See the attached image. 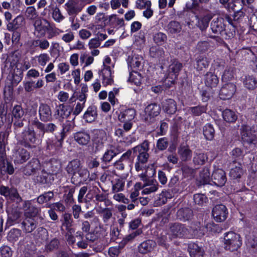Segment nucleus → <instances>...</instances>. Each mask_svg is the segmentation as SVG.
<instances>
[{
	"instance_id": "dca6fc26",
	"label": "nucleus",
	"mask_w": 257,
	"mask_h": 257,
	"mask_svg": "<svg viewBox=\"0 0 257 257\" xmlns=\"http://www.w3.org/2000/svg\"><path fill=\"white\" fill-rule=\"evenodd\" d=\"M40 163L38 159L33 158L22 169L23 174L31 176L34 174L40 169Z\"/></svg>"
},
{
	"instance_id": "423d86ee",
	"label": "nucleus",
	"mask_w": 257,
	"mask_h": 257,
	"mask_svg": "<svg viewBox=\"0 0 257 257\" xmlns=\"http://www.w3.org/2000/svg\"><path fill=\"white\" fill-rule=\"evenodd\" d=\"M160 112L161 107L157 103H153L148 105L145 109V114L143 116L144 121L149 124L153 123Z\"/></svg>"
},
{
	"instance_id": "6ab92c4d",
	"label": "nucleus",
	"mask_w": 257,
	"mask_h": 257,
	"mask_svg": "<svg viewBox=\"0 0 257 257\" xmlns=\"http://www.w3.org/2000/svg\"><path fill=\"white\" fill-rule=\"evenodd\" d=\"M49 22L46 19H36L34 22V26L36 33L40 37H44L47 32Z\"/></svg>"
},
{
	"instance_id": "680f3d73",
	"label": "nucleus",
	"mask_w": 257,
	"mask_h": 257,
	"mask_svg": "<svg viewBox=\"0 0 257 257\" xmlns=\"http://www.w3.org/2000/svg\"><path fill=\"white\" fill-rule=\"evenodd\" d=\"M9 77L11 81V85L9 86L10 90H12L13 88L16 86L22 79L21 75L17 74H13L12 76H9Z\"/></svg>"
},
{
	"instance_id": "f257e3e1",
	"label": "nucleus",
	"mask_w": 257,
	"mask_h": 257,
	"mask_svg": "<svg viewBox=\"0 0 257 257\" xmlns=\"http://www.w3.org/2000/svg\"><path fill=\"white\" fill-rule=\"evenodd\" d=\"M189 228H186L184 226H171L170 233L168 234L170 236L179 237H199L202 236L204 230L208 229V226H195V228H192L191 226H188Z\"/></svg>"
},
{
	"instance_id": "4d7b16f0",
	"label": "nucleus",
	"mask_w": 257,
	"mask_h": 257,
	"mask_svg": "<svg viewBox=\"0 0 257 257\" xmlns=\"http://www.w3.org/2000/svg\"><path fill=\"white\" fill-rule=\"evenodd\" d=\"M21 231L18 229H13L10 230L8 235V239L11 242L17 241L21 236Z\"/></svg>"
},
{
	"instance_id": "a19ab883",
	"label": "nucleus",
	"mask_w": 257,
	"mask_h": 257,
	"mask_svg": "<svg viewBox=\"0 0 257 257\" xmlns=\"http://www.w3.org/2000/svg\"><path fill=\"white\" fill-rule=\"evenodd\" d=\"M167 29L169 33L174 34L180 33L181 31L182 27L178 22L172 21L168 24Z\"/></svg>"
},
{
	"instance_id": "de8ad7c7",
	"label": "nucleus",
	"mask_w": 257,
	"mask_h": 257,
	"mask_svg": "<svg viewBox=\"0 0 257 257\" xmlns=\"http://www.w3.org/2000/svg\"><path fill=\"white\" fill-rule=\"evenodd\" d=\"M212 19L210 15H206L198 20V27L201 31L205 30L208 27L209 22Z\"/></svg>"
},
{
	"instance_id": "c756f323",
	"label": "nucleus",
	"mask_w": 257,
	"mask_h": 257,
	"mask_svg": "<svg viewBox=\"0 0 257 257\" xmlns=\"http://www.w3.org/2000/svg\"><path fill=\"white\" fill-rule=\"evenodd\" d=\"M243 86L249 90H253L257 87V79L253 75H245L242 78Z\"/></svg>"
},
{
	"instance_id": "69168bd1",
	"label": "nucleus",
	"mask_w": 257,
	"mask_h": 257,
	"mask_svg": "<svg viewBox=\"0 0 257 257\" xmlns=\"http://www.w3.org/2000/svg\"><path fill=\"white\" fill-rule=\"evenodd\" d=\"M123 244V243L122 241L119 245L110 247L108 250V254L110 257H117L120 253V249L124 246Z\"/></svg>"
},
{
	"instance_id": "09e8293b",
	"label": "nucleus",
	"mask_w": 257,
	"mask_h": 257,
	"mask_svg": "<svg viewBox=\"0 0 257 257\" xmlns=\"http://www.w3.org/2000/svg\"><path fill=\"white\" fill-rule=\"evenodd\" d=\"M16 161L20 163H23L29 158V153L24 149L20 150L16 154Z\"/></svg>"
},
{
	"instance_id": "58836bf2",
	"label": "nucleus",
	"mask_w": 257,
	"mask_h": 257,
	"mask_svg": "<svg viewBox=\"0 0 257 257\" xmlns=\"http://www.w3.org/2000/svg\"><path fill=\"white\" fill-rule=\"evenodd\" d=\"M47 165L48 166V171L52 175H57L61 171L60 163L56 160L51 161L47 164Z\"/></svg>"
},
{
	"instance_id": "f8f14e48",
	"label": "nucleus",
	"mask_w": 257,
	"mask_h": 257,
	"mask_svg": "<svg viewBox=\"0 0 257 257\" xmlns=\"http://www.w3.org/2000/svg\"><path fill=\"white\" fill-rule=\"evenodd\" d=\"M210 28L214 34L217 35H220L225 39H227V35L225 32L224 20L222 18L213 19L210 24Z\"/></svg>"
},
{
	"instance_id": "39448f33",
	"label": "nucleus",
	"mask_w": 257,
	"mask_h": 257,
	"mask_svg": "<svg viewBox=\"0 0 257 257\" xmlns=\"http://www.w3.org/2000/svg\"><path fill=\"white\" fill-rule=\"evenodd\" d=\"M136 115V110L134 108H128L120 112L118 116L119 121L124 124L125 129L133 127L135 123L134 118Z\"/></svg>"
},
{
	"instance_id": "7ed1b4c3",
	"label": "nucleus",
	"mask_w": 257,
	"mask_h": 257,
	"mask_svg": "<svg viewBox=\"0 0 257 257\" xmlns=\"http://www.w3.org/2000/svg\"><path fill=\"white\" fill-rule=\"evenodd\" d=\"M134 154L137 156V162L135 163V169L137 171L142 170L144 165L148 162L149 154V142L147 140L133 148Z\"/></svg>"
},
{
	"instance_id": "6e6d98bb",
	"label": "nucleus",
	"mask_w": 257,
	"mask_h": 257,
	"mask_svg": "<svg viewBox=\"0 0 257 257\" xmlns=\"http://www.w3.org/2000/svg\"><path fill=\"white\" fill-rule=\"evenodd\" d=\"M53 180L52 175L49 172L43 171L42 175L40 177V182L42 184H50Z\"/></svg>"
},
{
	"instance_id": "a211bd4d",
	"label": "nucleus",
	"mask_w": 257,
	"mask_h": 257,
	"mask_svg": "<svg viewBox=\"0 0 257 257\" xmlns=\"http://www.w3.org/2000/svg\"><path fill=\"white\" fill-rule=\"evenodd\" d=\"M236 91V86L232 83L224 84L219 92L220 98L223 100L229 99L232 97Z\"/></svg>"
},
{
	"instance_id": "0e129e2a",
	"label": "nucleus",
	"mask_w": 257,
	"mask_h": 257,
	"mask_svg": "<svg viewBox=\"0 0 257 257\" xmlns=\"http://www.w3.org/2000/svg\"><path fill=\"white\" fill-rule=\"evenodd\" d=\"M27 17L30 20H35L38 19V14L34 7L31 6L27 8L26 11Z\"/></svg>"
},
{
	"instance_id": "bf43d9fd",
	"label": "nucleus",
	"mask_w": 257,
	"mask_h": 257,
	"mask_svg": "<svg viewBox=\"0 0 257 257\" xmlns=\"http://www.w3.org/2000/svg\"><path fill=\"white\" fill-rule=\"evenodd\" d=\"M169 145V141L166 137L162 138L157 140L156 147L160 151L165 150Z\"/></svg>"
},
{
	"instance_id": "f3484780",
	"label": "nucleus",
	"mask_w": 257,
	"mask_h": 257,
	"mask_svg": "<svg viewBox=\"0 0 257 257\" xmlns=\"http://www.w3.org/2000/svg\"><path fill=\"white\" fill-rule=\"evenodd\" d=\"M211 180L215 185L223 186L227 180L225 172L220 169H215L212 174Z\"/></svg>"
},
{
	"instance_id": "1a4fd4ad",
	"label": "nucleus",
	"mask_w": 257,
	"mask_h": 257,
	"mask_svg": "<svg viewBox=\"0 0 257 257\" xmlns=\"http://www.w3.org/2000/svg\"><path fill=\"white\" fill-rule=\"evenodd\" d=\"M107 140V135L104 130L102 129L94 130L92 141L95 151H99L102 149Z\"/></svg>"
},
{
	"instance_id": "a878e982",
	"label": "nucleus",
	"mask_w": 257,
	"mask_h": 257,
	"mask_svg": "<svg viewBox=\"0 0 257 257\" xmlns=\"http://www.w3.org/2000/svg\"><path fill=\"white\" fill-rule=\"evenodd\" d=\"M188 249L191 257H204V249L197 243H189Z\"/></svg>"
},
{
	"instance_id": "b1692460",
	"label": "nucleus",
	"mask_w": 257,
	"mask_h": 257,
	"mask_svg": "<svg viewBox=\"0 0 257 257\" xmlns=\"http://www.w3.org/2000/svg\"><path fill=\"white\" fill-rule=\"evenodd\" d=\"M162 109L169 114H174L177 109V104L173 99H166L162 102Z\"/></svg>"
},
{
	"instance_id": "e433bc0d",
	"label": "nucleus",
	"mask_w": 257,
	"mask_h": 257,
	"mask_svg": "<svg viewBox=\"0 0 257 257\" xmlns=\"http://www.w3.org/2000/svg\"><path fill=\"white\" fill-rule=\"evenodd\" d=\"M207 109V105H198L196 106L189 107L188 111L194 116H198L204 113H206Z\"/></svg>"
},
{
	"instance_id": "8fccbe9b",
	"label": "nucleus",
	"mask_w": 257,
	"mask_h": 257,
	"mask_svg": "<svg viewBox=\"0 0 257 257\" xmlns=\"http://www.w3.org/2000/svg\"><path fill=\"white\" fill-rule=\"evenodd\" d=\"M151 2L150 1H147L145 2V5H142L143 8H138L140 10L146 9L143 12V16L147 19L150 18L153 15V11L151 9Z\"/></svg>"
},
{
	"instance_id": "e2e57ef3",
	"label": "nucleus",
	"mask_w": 257,
	"mask_h": 257,
	"mask_svg": "<svg viewBox=\"0 0 257 257\" xmlns=\"http://www.w3.org/2000/svg\"><path fill=\"white\" fill-rule=\"evenodd\" d=\"M26 121L25 118L14 119L15 133L17 136L21 133V129L24 126V121Z\"/></svg>"
},
{
	"instance_id": "5fc2aeb1",
	"label": "nucleus",
	"mask_w": 257,
	"mask_h": 257,
	"mask_svg": "<svg viewBox=\"0 0 257 257\" xmlns=\"http://www.w3.org/2000/svg\"><path fill=\"white\" fill-rule=\"evenodd\" d=\"M52 16L54 20L57 23L61 22L65 19L60 10L57 7L52 9Z\"/></svg>"
},
{
	"instance_id": "a18cd8bd",
	"label": "nucleus",
	"mask_w": 257,
	"mask_h": 257,
	"mask_svg": "<svg viewBox=\"0 0 257 257\" xmlns=\"http://www.w3.org/2000/svg\"><path fill=\"white\" fill-rule=\"evenodd\" d=\"M243 174L242 165L240 163H237L234 167L231 168L230 176L233 179L239 178Z\"/></svg>"
},
{
	"instance_id": "20e7f679",
	"label": "nucleus",
	"mask_w": 257,
	"mask_h": 257,
	"mask_svg": "<svg viewBox=\"0 0 257 257\" xmlns=\"http://www.w3.org/2000/svg\"><path fill=\"white\" fill-rule=\"evenodd\" d=\"M224 243L226 249L234 251L241 246L242 242L239 234L230 231L225 233Z\"/></svg>"
},
{
	"instance_id": "3c124183",
	"label": "nucleus",
	"mask_w": 257,
	"mask_h": 257,
	"mask_svg": "<svg viewBox=\"0 0 257 257\" xmlns=\"http://www.w3.org/2000/svg\"><path fill=\"white\" fill-rule=\"evenodd\" d=\"M206 154L203 153H196L193 158V162L196 165H202L207 160Z\"/></svg>"
},
{
	"instance_id": "f03ea898",
	"label": "nucleus",
	"mask_w": 257,
	"mask_h": 257,
	"mask_svg": "<svg viewBox=\"0 0 257 257\" xmlns=\"http://www.w3.org/2000/svg\"><path fill=\"white\" fill-rule=\"evenodd\" d=\"M18 139L20 143L26 148H33L38 145L42 139L36 134V132L32 127L28 126L20 134L17 135Z\"/></svg>"
},
{
	"instance_id": "ea45409f",
	"label": "nucleus",
	"mask_w": 257,
	"mask_h": 257,
	"mask_svg": "<svg viewBox=\"0 0 257 257\" xmlns=\"http://www.w3.org/2000/svg\"><path fill=\"white\" fill-rule=\"evenodd\" d=\"M32 45L34 47H39L41 50H45L49 48L50 43L45 39H37L32 41Z\"/></svg>"
},
{
	"instance_id": "9d476101",
	"label": "nucleus",
	"mask_w": 257,
	"mask_h": 257,
	"mask_svg": "<svg viewBox=\"0 0 257 257\" xmlns=\"http://www.w3.org/2000/svg\"><path fill=\"white\" fill-rule=\"evenodd\" d=\"M32 124L39 130V136L44 137L45 133L53 134L57 130V125L52 122L44 123L35 118L32 122Z\"/></svg>"
},
{
	"instance_id": "473e14b6",
	"label": "nucleus",
	"mask_w": 257,
	"mask_h": 257,
	"mask_svg": "<svg viewBox=\"0 0 257 257\" xmlns=\"http://www.w3.org/2000/svg\"><path fill=\"white\" fill-rule=\"evenodd\" d=\"M205 84L207 87H215L219 82L216 75L212 72H207L204 76Z\"/></svg>"
},
{
	"instance_id": "338daca9",
	"label": "nucleus",
	"mask_w": 257,
	"mask_h": 257,
	"mask_svg": "<svg viewBox=\"0 0 257 257\" xmlns=\"http://www.w3.org/2000/svg\"><path fill=\"white\" fill-rule=\"evenodd\" d=\"M36 58L37 59L38 64L41 66H44L50 60V57L47 53H42Z\"/></svg>"
},
{
	"instance_id": "aec40b11",
	"label": "nucleus",
	"mask_w": 257,
	"mask_h": 257,
	"mask_svg": "<svg viewBox=\"0 0 257 257\" xmlns=\"http://www.w3.org/2000/svg\"><path fill=\"white\" fill-rule=\"evenodd\" d=\"M103 68L99 71L98 73L102 77V84L104 86L111 85L113 82V76L110 66L103 65Z\"/></svg>"
},
{
	"instance_id": "2eb2a0df",
	"label": "nucleus",
	"mask_w": 257,
	"mask_h": 257,
	"mask_svg": "<svg viewBox=\"0 0 257 257\" xmlns=\"http://www.w3.org/2000/svg\"><path fill=\"white\" fill-rule=\"evenodd\" d=\"M52 110L50 106L44 103L40 104L39 107V115L40 119L42 122L51 121L52 119Z\"/></svg>"
},
{
	"instance_id": "c03bdc74",
	"label": "nucleus",
	"mask_w": 257,
	"mask_h": 257,
	"mask_svg": "<svg viewBox=\"0 0 257 257\" xmlns=\"http://www.w3.org/2000/svg\"><path fill=\"white\" fill-rule=\"evenodd\" d=\"M24 114L25 111L21 105H16L13 108L12 115L14 119L25 118Z\"/></svg>"
},
{
	"instance_id": "c85d7f7f",
	"label": "nucleus",
	"mask_w": 257,
	"mask_h": 257,
	"mask_svg": "<svg viewBox=\"0 0 257 257\" xmlns=\"http://www.w3.org/2000/svg\"><path fill=\"white\" fill-rule=\"evenodd\" d=\"M178 153L182 161H187L191 159L192 151L187 145H180L178 149Z\"/></svg>"
},
{
	"instance_id": "2f4dec72",
	"label": "nucleus",
	"mask_w": 257,
	"mask_h": 257,
	"mask_svg": "<svg viewBox=\"0 0 257 257\" xmlns=\"http://www.w3.org/2000/svg\"><path fill=\"white\" fill-rule=\"evenodd\" d=\"M74 140L80 145H86L90 141V136L85 131H80L74 134Z\"/></svg>"
},
{
	"instance_id": "cd10ccee",
	"label": "nucleus",
	"mask_w": 257,
	"mask_h": 257,
	"mask_svg": "<svg viewBox=\"0 0 257 257\" xmlns=\"http://www.w3.org/2000/svg\"><path fill=\"white\" fill-rule=\"evenodd\" d=\"M97 117V108L94 105L89 106L83 114V118L87 122L91 123L95 120Z\"/></svg>"
},
{
	"instance_id": "c9c22d12",
	"label": "nucleus",
	"mask_w": 257,
	"mask_h": 257,
	"mask_svg": "<svg viewBox=\"0 0 257 257\" xmlns=\"http://www.w3.org/2000/svg\"><path fill=\"white\" fill-rule=\"evenodd\" d=\"M222 115L225 121L230 123L235 122L237 118L235 112L229 109L224 110L222 112Z\"/></svg>"
},
{
	"instance_id": "49530a36",
	"label": "nucleus",
	"mask_w": 257,
	"mask_h": 257,
	"mask_svg": "<svg viewBox=\"0 0 257 257\" xmlns=\"http://www.w3.org/2000/svg\"><path fill=\"white\" fill-rule=\"evenodd\" d=\"M54 197L52 191H48L39 196L37 198V202L40 204L50 201Z\"/></svg>"
},
{
	"instance_id": "412c9836",
	"label": "nucleus",
	"mask_w": 257,
	"mask_h": 257,
	"mask_svg": "<svg viewBox=\"0 0 257 257\" xmlns=\"http://www.w3.org/2000/svg\"><path fill=\"white\" fill-rule=\"evenodd\" d=\"M241 139L244 143L248 145H255L257 142V138L254 132L248 127L244 128L242 132Z\"/></svg>"
},
{
	"instance_id": "7c9ffc66",
	"label": "nucleus",
	"mask_w": 257,
	"mask_h": 257,
	"mask_svg": "<svg viewBox=\"0 0 257 257\" xmlns=\"http://www.w3.org/2000/svg\"><path fill=\"white\" fill-rule=\"evenodd\" d=\"M192 216L193 211L189 207L181 208L177 212V218L182 221L189 220Z\"/></svg>"
},
{
	"instance_id": "6e6552de",
	"label": "nucleus",
	"mask_w": 257,
	"mask_h": 257,
	"mask_svg": "<svg viewBox=\"0 0 257 257\" xmlns=\"http://www.w3.org/2000/svg\"><path fill=\"white\" fill-rule=\"evenodd\" d=\"M103 226H83L82 229L85 232V237L87 240L93 241L104 234Z\"/></svg>"
},
{
	"instance_id": "4468645a",
	"label": "nucleus",
	"mask_w": 257,
	"mask_h": 257,
	"mask_svg": "<svg viewBox=\"0 0 257 257\" xmlns=\"http://www.w3.org/2000/svg\"><path fill=\"white\" fill-rule=\"evenodd\" d=\"M212 214L217 222H222L227 218L228 211L226 206L223 204L215 205L212 209Z\"/></svg>"
},
{
	"instance_id": "72a5a7b5",
	"label": "nucleus",
	"mask_w": 257,
	"mask_h": 257,
	"mask_svg": "<svg viewBox=\"0 0 257 257\" xmlns=\"http://www.w3.org/2000/svg\"><path fill=\"white\" fill-rule=\"evenodd\" d=\"M81 166L80 161L78 159H74L69 162L66 168V170L68 173L74 175L77 173V172H78V170Z\"/></svg>"
},
{
	"instance_id": "f704fd0d",
	"label": "nucleus",
	"mask_w": 257,
	"mask_h": 257,
	"mask_svg": "<svg viewBox=\"0 0 257 257\" xmlns=\"http://www.w3.org/2000/svg\"><path fill=\"white\" fill-rule=\"evenodd\" d=\"M198 71L202 70L204 68L208 67L210 62V59L204 55H200L196 59Z\"/></svg>"
},
{
	"instance_id": "ddd939ff",
	"label": "nucleus",
	"mask_w": 257,
	"mask_h": 257,
	"mask_svg": "<svg viewBox=\"0 0 257 257\" xmlns=\"http://www.w3.org/2000/svg\"><path fill=\"white\" fill-rule=\"evenodd\" d=\"M182 68V64L179 61L174 59L171 60V64L169 65L168 68L169 74L166 80L174 83Z\"/></svg>"
},
{
	"instance_id": "4be33fe9",
	"label": "nucleus",
	"mask_w": 257,
	"mask_h": 257,
	"mask_svg": "<svg viewBox=\"0 0 257 257\" xmlns=\"http://www.w3.org/2000/svg\"><path fill=\"white\" fill-rule=\"evenodd\" d=\"M25 18L22 15H18L7 24L8 31L22 30L25 25Z\"/></svg>"
},
{
	"instance_id": "79ce46f5",
	"label": "nucleus",
	"mask_w": 257,
	"mask_h": 257,
	"mask_svg": "<svg viewBox=\"0 0 257 257\" xmlns=\"http://www.w3.org/2000/svg\"><path fill=\"white\" fill-rule=\"evenodd\" d=\"M153 40L155 44L162 46L167 42V36L166 34L162 32H157L153 35Z\"/></svg>"
},
{
	"instance_id": "37998d69",
	"label": "nucleus",
	"mask_w": 257,
	"mask_h": 257,
	"mask_svg": "<svg viewBox=\"0 0 257 257\" xmlns=\"http://www.w3.org/2000/svg\"><path fill=\"white\" fill-rule=\"evenodd\" d=\"M132 128V127H129L127 130L125 129L124 127V124H122V128H117L115 129L114 135L119 138L121 139L123 142H128L126 133Z\"/></svg>"
},
{
	"instance_id": "0eeeda50",
	"label": "nucleus",
	"mask_w": 257,
	"mask_h": 257,
	"mask_svg": "<svg viewBox=\"0 0 257 257\" xmlns=\"http://www.w3.org/2000/svg\"><path fill=\"white\" fill-rule=\"evenodd\" d=\"M24 209V215L26 217L25 220L22 222V225H34L33 218L35 217L39 211V209L32 205L30 201H26L23 206Z\"/></svg>"
},
{
	"instance_id": "9b49d317",
	"label": "nucleus",
	"mask_w": 257,
	"mask_h": 257,
	"mask_svg": "<svg viewBox=\"0 0 257 257\" xmlns=\"http://www.w3.org/2000/svg\"><path fill=\"white\" fill-rule=\"evenodd\" d=\"M85 6L83 2L78 0H69L65 4V10L68 15L77 16Z\"/></svg>"
},
{
	"instance_id": "13d9d810",
	"label": "nucleus",
	"mask_w": 257,
	"mask_h": 257,
	"mask_svg": "<svg viewBox=\"0 0 257 257\" xmlns=\"http://www.w3.org/2000/svg\"><path fill=\"white\" fill-rule=\"evenodd\" d=\"M234 77L233 69L232 67H226L222 76V79L224 81L232 80Z\"/></svg>"
},
{
	"instance_id": "393cba45",
	"label": "nucleus",
	"mask_w": 257,
	"mask_h": 257,
	"mask_svg": "<svg viewBox=\"0 0 257 257\" xmlns=\"http://www.w3.org/2000/svg\"><path fill=\"white\" fill-rule=\"evenodd\" d=\"M159 184L157 181L151 179L145 183L143 186L144 188L142 191V194H150L152 193L156 192L158 189Z\"/></svg>"
},
{
	"instance_id": "864d4df0",
	"label": "nucleus",
	"mask_w": 257,
	"mask_h": 257,
	"mask_svg": "<svg viewBox=\"0 0 257 257\" xmlns=\"http://www.w3.org/2000/svg\"><path fill=\"white\" fill-rule=\"evenodd\" d=\"M194 202L200 206H203L208 202V198L203 194L197 193L194 195Z\"/></svg>"
},
{
	"instance_id": "bb28decb",
	"label": "nucleus",
	"mask_w": 257,
	"mask_h": 257,
	"mask_svg": "<svg viewBox=\"0 0 257 257\" xmlns=\"http://www.w3.org/2000/svg\"><path fill=\"white\" fill-rule=\"evenodd\" d=\"M156 246V243L155 241L151 239L147 240L139 245V251L141 253H147L152 251Z\"/></svg>"
},
{
	"instance_id": "4c0bfd02",
	"label": "nucleus",
	"mask_w": 257,
	"mask_h": 257,
	"mask_svg": "<svg viewBox=\"0 0 257 257\" xmlns=\"http://www.w3.org/2000/svg\"><path fill=\"white\" fill-rule=\"evenodd\" d=\"M203 132L206 140L211 141L213 139L215 130L211 124L209 123L206 124L203 127Z\"/></svg>"
},
{
	"instance_id": "5701e85b",
	"label": "nucleus",
	"mask_w": 257,
	"mask_h": 257,
	"mask_svg": "<svg viewBox=\"0 0 257 257\" xmlns=\"http://www.w3.org/2000/svg\"><path fill=\"white\" fill-rule=\"evenodd\" d=\"M128 234L122 240L124 245L130 241L132 240L136 236L142 233L143 230L142 228H139V226H128Z\"/></svg>"
},
{
	"instance_id": "774afa93",
	"label": "nucleus",
	"mask_w": 257,
	"mask_h": 257,
	"mask_svg": "<svg viewBox=\"0 0 257 257\" xmlns=\"http://www.w3.org/2000/svg\"><path fill=\"white\" fill-rule=\"evenodd\" d=\"M12 250L10 247L8 245H3L0 247L1 257H12Z\"/></svg>"
},
{
	"instance_id": "052dcab7",
	"label": "nucleus",
	"mask_w": 257,
	"mask_h": 257,
	"mask_svg": "<svg viewBox=\"0 0 257 257\" xmlns=\"http://www.w3.org/2000/svg\"><path fill=\"white\" fill-rule=\"evenodd\" d=\"M114 154L110 148L107 150L101 158L102 162L105 164L109 163L115 156Z\"/></svg>"
},
{
	"instance_id": "603ef678",
	"label": "nucleus",
	"mask_w": 257,
	"mask_h": 257,
	"mask_svg": "<svg viewBox=\"0 0 257 257\" xmlns=\"http://www.w3.org/2000/svg\"><path fill=\"white\" fill-rule=\"evenodd\" d=\"M59 29L57 28L54 26H52L50 23H49L48 27H47V32L48 33L47 38L51 39L54 37L57 36L59 34V32H62Z\"/></svg>"
}]
</instances>
